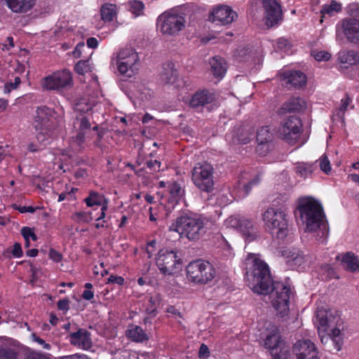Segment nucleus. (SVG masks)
Returning a JSON list of instances; mask_svg holds the SVG:
<instances>
[{"label": "nucleus", "instance_id": "nucleus-1", "mask_svg": "<svg viewBox=\"0 0 359 359\" xmlns=\"http://www.w3.org/2000/svg\"><path fill=\"white\" fill-rule=\"evenodd\" d=\"M245 264L248 285L255 293L270 294L274 309L281 317L286 316L289 311L290 287L281 282H274L268 264L255 255L249 254Z\"/></svg>", "mask_w": 359, "mask_h": 359}, {"label": "nucleus", "instance_id": "nucleus-2", "mask_svg": "<svg viewBox=\"0 0 359 359\" xmlns=\"http://www.w3.org/2000/svg\"><path fill=\"white\" fill-rule=\"evenodd\" d=\"M207 219L193 212H182L172 224L170 229L180 233L189 241H198L207 231Z\"/></svg>", "mask_w": 359, "mask_h": 359}, {"label": "nucleus", "instance_id": "nucleus-3", "mask_svg": "<svg viewBox=\"0 0 359 359\" xmlns=\"http://www.w3.org/2000/svg\"><path fill=\"white\" fill-rule=\"evenodd\" d=\"M297 210L302 222L306 224V231H315L323 227L322 233L325 234V215L320 203L311 197L302 198L299 200Z\"/></svg>", "mask_w": 359, "mask_h": 359}, {"label": "nucleus", "instance_id": "nucleus-4", "mask_svg": "<svg viewBox=\"0 0 359 359\" xmlns=\"http://www.w3.org/2000/svg\"><path fill=\"white\" fill-rule=\"evenodd\" d=\"M58 122L55 111L45 106L36 109L34 115V127L37 140L44 144L58 133Z\"/></svg>", "mask_w": 359, "mask_h": 359}, {"label": "nucleus", "instance_id": "nucleus-5", "mask_svg": "<svg viewBox=\"0 0 359 359\" xmlns=\"http://www.w3.org/2000/svg\"><path fill=\"white\" fill-rule=\"evenodd\" d=\"M286 208L281 207H270L263 214V220L270 230L273 236L285 238L288 233V220Z\"/></svg>", "mask_w": 359, "mask_h": 359}, {"label": "nucleus", "instance_id": "nucleus-6", "mask_svg": "<svg viewBox=\"0 0 359 359\" xmlns=\"http://www.w3.org/2000/svg\"><path fill=\"white\" fill-rule=\"evenodd\" d=\"M213 171L212 166L208 163H198L192 170L191 180L194 185L201 191L208 194H211L207 198L202 196V198L207 201L210 200L213 196L212 194L215 185Z\"/></svg>", "mask_w": 359, "mask_h": 359}, {"label": "nucleus", "instance_id": "nucleus-7", "mask_svg": "<svg viewBox=\"0 0 359 359\" xmlns=\"http://www.w3.org/2000/svg\"><path fill=\"white\" fill-rule=\"evenodd\" d=\"M187 278L195 283L205 284L215 276V269L209 262L197 259L190 262L187 268Z\"/></svg>", "mask_w": 359, "mask_h": 359}, {"label": "nucleus", "instance_id": "nucleus-8", "mask_svg": "<svg viewBox=\"0 0 359 359\" xmlns=\"http://www.w3.org/2000/svg\"><path fill=\"white\" fill-rule=\"evenodd\" d=\"M185 22L182 15L175 11H169L158 17L156 26L163 34L175 36L184 27Z\"/></svg>", "mask_w": 359, "mask_h": 359}, {"label": "nucleus", "instance_id": "nucleus-9", "mask_svg": "<svg viewBox=\"0 0 359 359\" xmlns=\"http://www.w3.org/2000/svg\"><path fill=\"white\" fill-rule=\"evenodd\" d=\"M116 65L121 74L132 77L139 69V56L134 49L123 48L117 53Z\"/></svg>", "mask_w": 359, "mask_h": 359}, {"label": "nucleus", "instance_id": "nucleus-10", "mask_svg": "<svg viewBox=\"0 0 359 359\" xmlns=\"http://www.w3.org/2000/svg\"><path fill=\"white\" fill-rule=\"evenodd\" d=\"M303 132V123L297 116H290L280 124L278 134L281 139L290 144H294Z\"/></svg>", "mask_w": 359, "mask_h": 359}, {"label": "nucleus", "instance_id": "nucleus-11", "mask_svg": "<svg viewBox=\"0 0 359 359\" xmlns=\"http://www.w3.org/2000/svg\"><path fill=\"white\" fill-rule=\"evenodd\" d=\"M156 265L160 271L165 275L175 273L177 265L181 264V259L177 252L163 248L158 251L156 259Z\"/></svg>", "mask_w": 359, "mask_h": 359}, {"label": "nucleus", "instance_id": "nucleus-12", "mask_svg": "<svg viewBox=\"0 0 359 359\" xmlns=\"http://www.w3.org/2000/svg\"><path fill=\"white\" fill-rule=\"evenodd\" d=\"M72 84V73L67 69L57 71L44 77L41 81L43 90H60Z\"/></svg>", "mask_w": 359, "mask_h": 359}, {"label": "nucleus", "instance_id": "nucleus-13", "mask_svg": "<svg viewBox=\"0 0 359 359\" xmlns=\"http://www.w3.org/2000/svg\"><path fill=\"white\" fill-rule=\"evenodd\" d=\"M160 79L163 83L172 86L175 90L187 87L186 82L179 79L178 71L175 63L171 61L163 64Z\"/></svg>", "mask_w": 359, "mask_h": 359}, {"label": "nucleus", "instance_id": "nucleus-14", "mask_svg": "<svg viewBox=\"0 0 359 359\" xmlns=\"http://www.w3.org/2000/svg\"><path fill=\"white\" fill-rule=\"evenodd\" d=\"M266 25L272 27L279 24L283 19L281 5L277 0H262Z\"/></svg>", "mask_w": 359, "mask_h": 359}, {"label": "nucleus", "instance_id": "nucleus-15", "mask_svg": "<svg viewBox=\"0 0 359 359\" xmlns=\"http://www.w3.org/2000/svg\"><path fill=\"white\" fill-rule=\"evenodd\" d=\"M297 359H319L316 345L310 339L297 341L292 347Z\"/></svg>", "mask_w": 359, "mask_h": 359}, {"label": "nucleus", "instance_id": "nucleus-16", "mask_svg": "<svg viewBox=\"0 0 359 359\" xmlns=\"http://www.w3.org/2000/svg\"><path fill=\"white\" fill-rule=\"evenodd\" d=\"M347 41L359 44V20L354 18H345L339 23Z\"/></svg>", "mask_w": 359, "mask_h": 359}, {"label": "nucleus", "instance_id": "nucleus-17", "mask_svg": "<svg viewBox=\"0 0 359 359\" xmlns=\"http://www.w3.org/2000/svg\"><path fill=\"white\" fill-rule=\"evenodd\" d=\"M69 341L71 345L82 350L88 351L93 347L91 334L84 328L69 333Z\"/></svg>", "mask_w": 359, "mask_h": 359}, {"label": "nucleus", "instance_id": "nucleus-18", "mask_svg": "<svg viewBox=\"0 0 359 359\" xmlns=\"http://www.w3.org/2000/svg\"><path fill=\"white\" fill-rule=\"evenodd\" d=\"M273 135L269 126L261 127L257 132V146L256 151L260 155H266L270 149Z\"/></svg>", "mask_w": 359, "mask_h": 359}, {"label": "nucleus", "instance_id": "nucleus-19", "mask_svg": "<svg viewBox=\"0 0 359 359\" xmlns=\"http://www.w3.org/2000/svg\"><path fill=\"white\" fill-rule=\"evenodd\" d=\"M212 15L213 22H218L222 25L231 23L237 17L236 13L227 6H221L215 8Z\"/></svg>", "mask_w": 359, "mask_h": 359}, {"label": "nucleus", "instance_id": "nucleus-20", "mask_svg": "<svg viewBox=\"0 0 359 359\" xmlns=\"http://www.w3.org/2000/svg\"><path fill=\"white\" fill-rule=\"evenodd\" d=\"M337 61L339 63V70L344 72L359 62V54L353 50L340 51L337 54Z\"/></svg>", "mask_w": 359, "mask_h": 359}, {"label": "nucleus", "instance_id": "nucleus-21", "mask_svg": "<svg viewBox=\"0 0 359 359\" xmlns=\"http://www.w3.org/2000/svg\"><path fill=\"white\" fill-rule=\"evenodd\" d=\"M7 7L13 13H27L36 5V0H4Z\"/></svg>", "mask_w": 359, "mask_h": 359}, {"label": "nucleus", "instance_id": "nucleus-22", "mask_svg": "<svg viewBox=\"0 0 359 359\" xmlns=\"http://www.w3.org/2000/svg\"><path fill=\"white\" fill-rule=\"evenodd\" d=\"M283 81L291 87L302 88L307 82V76L301 71H290L284 74Z\"/></svg>", "mask_w": 359, "mask_h": 359}, {"label": "nucleus", "instance_id": "nucleus-23", "mask_svg": "<svg viewBox=\"0 0 359 359\" xmlns=\"http://www.w3.org/2000/svg\"><path fill=\"white\" fill-rule=\"evenodd\" d=\"M211 72L215 78L221 80L226 74L227 63L226 60L219 56H215L210 60Z\"/></svg>", "mask_w": 359, "mask_h": 359}, {"label": "nucleus", "instance_id": "nucleus-24", "mask_svg": "<svg viewBox=\"0 0 359 359\" xmlns=\"http://www.w3.org/2000/svg\"><path fill=\"white\" fill-rule=\"evenodd\" d=\"M283 344L284 341L280 339V334L278 328L276 326H272L265 339V347L269 348L271 352L273 348L277 349V348L283 345Z\"/></svg>", "mask_w": 359, "mask_h": 359}, {"label": "nucleus", "instance_id": "nucleus-25", "mask_svg": "<svg viewBox=\"0 0 359 359\" xmlns=\"http://www.w3.org/2000/svg\"><path fill=\"white\" fill-rule=\"evenodd\" d=\"M336 318H339L333 316L330 311L325 309H318L316 311V321L318 323V328L320 327L325 330L332 327L335 324Z\"/></svg>", "mask_w": 359, "mask_h": 359}, {"label": "nucleus", "instance_id": "nucleus-26", "mask_svg": "<svg viewBox=\"0 0 359 359\" xmlns=\"http://www.w3.org/2000/svg\"><path fill=\"white\" fill-rule=\"evenodd\" d=\"M212 100V97L208 91H196L191 98L186 100V102H188L191 107H197L210 102Z\"/></svg>", "mask_w": 359, "mask_h": 359}, {"label": "nucleus", "instance_id": "nucleus-27", "mask_svg": "<svg viewBox=\"0 0 359 359\" xmlns=\"http://www.w3.org/2000/svg\"><path fill=\"white\" fill-rule=\"evenodd\" d=\"M126 337L135 342H143L147 341L149 337L144 330L138 325H130L126 332Z\"/></svg>", "mask_w": 359, "mask_h": 359}, {"label": "nucleus", "instance_id": "nucleus-28", "mask_svg": "<svg viewBox=\"0 0 359 359\" xmlns=\"http://www.w3.org/2000/svg\"><path fill=\"white\" fill-rule=\"evenodd\" d=\"M305 107V102L299 97H292L285 102L280 108L281 113L299 111Z\"/></svg>", "mask_w": 359, "mask_h": 359}, {"label": "nucleus", "instance_id": "nucleus-29", "mask_svg": "<svg viewBox=\"0 0 359 359\" xmlns=\"http://www.w3.org/2000/svg\"><path fill=\"white\" fill-rule=\"evenodd\" d=\"M344 334L339 327H334L332 329L331 334L325 337L326 342L330 341L332 343L334 346V350L336 351H339L341 349L344 344Z\"/></svg>", "mask_w": 359, "mask_h": 359}, {"label": "nucleus", "instance_id": "nucleus-30", "mask_svg": "<svg viewBox=\"0 0 359 359\" xmlns=\"http://www.w3.org/2000/svg\"><path fill=\"white\" fill-rule=\"evenodd\" d=\"M341 10V4L337 2L335 0H332L330 4H325L323 5L320 10V22H323V18H325L327 15L329 17H332L335 14L340 13Z\"/></svg>", "mask_w": 359, "mask_h": 359}, {"label": "nucleus", "instance_id": "nucleus-31", "mask_svg": "<svg viewBox=\"0 0 359 359\" xmlns=\"http://www.w3.org/2000/svg\"><path fill=\"white\" fill-rule=\"evenodd\" d=\"M238 230L241 231L249 241H253L257 237V231L254 228L252 222L248 219H241Z\"/></svg>", "mask_w": 359, "mask_h": 359}, {"label": "nucleus", "instance_id": "nucleus-32", "mask_svg": "<svg viewBox=\"0 0 359 359\" xmlns=\"http://www.w3.org/2000/svg\"><path fill=\"white\" fill-rule=\"evenodd\" d=\"M101 19L105 22L114 20L116 15V6L112 4H104L100 8Z\"/></svg>", "mask_w": 359, "mask_h": 359}, {"label": "nucleus", "instance_id": "nucleus-33", "mask_svg": "<svg viewBox=\"0 0 359 359\" xmlns=\"http://www.w3.org/2000/svg\"><path fill=\"white\" fill-rule=\"evenodd\" d=\"M341 261L346 270L351 272L359 270V260L353 252H346L343 255Z\"/></svg>", "mask_w": 359, "mask_h": 359}, {"label": "nucleus", "instance_id": "nucleus-34", "mask_svg": "<svg viewBox=\"0 0 359 359\" xmlns=\"http://www.w3.org/2000/svg\"><path fill=\"white\" fill-rule=\"evenodd\" d=\"M84 201L88 207L102 206L105 203H108L103 195L95 191H90Z\"/></svg>", "mask_w": 359, "mask_h": 359}, {"label": "nucleus", "instance_id": "nucleus-35", "mask_svg": "<svg viewBox=\"0 0 359 359\" xmlns=\"http://www.w3.org/2000/svg\"><path fill=\"white\" fill-rule=\"evenodd\" d=\"M93 103L88 97H79L76 100L74 109L81 113H88L92 109Z\"/></svg>", "mask_w": 359, "mask_h": 359}, {"label": "nucleus", "instance_id": "nucleus-36", "mask_svg": "<svg viewBox=\"0 0 359 359\" xmlns=\"http://www.w3.org/2000/svg\"><path fill=\"white\" fill-rule=\"evenodd\" d=\"M271 355L273 359H293L285 343L277 349L273 348Z\"/></svg>", "mask_w": 359, "mask_h": 359}, {"label": "nucleus", "instance_id": "nucleus-37", "mask_svg": "<svg viewBox=\"0 0 359 359\" xmlns=\"http://www.w3.org/2000/svg\"><path fill=\"white\" fill-rule=\"evenodd\" d=\"M161 297L158 294L151 296L148 301L146 312L151 316L154 317L156 315V309L160 304Z\"/></svg>", "mask_w": 359, "mask_h": 359}, {"label": "nucleus", "instance_id": "nucleus-38", "mask_svg": "<svg viewBox=\"0 0 359 359\" xmlns=\"http://www.w3.org/2000/svg\"><path fill=\"white\" fill-rule=\"evenodd\" d=\"M18 352L7 346H0V359H17Z\"/></svg>", "mask_w": 359, "mask_h": 359}, {"label": "nucleus", "instance_id": "nucleus-39", "mask_svg": "<svg viewBox=\"0 0 359 359\" xmlns=\"http://www.w3.org/2000/svg\"><path fill=\"white\" fill-rule=\"evenodd\" d=\"M250 52V48L248 46H239L235 50L233 56L235 60L241 62L247 59Z\"/></svg>", "mask_w": 359, "mask_h": 359}, {"label": "nucleus", "instance_id": "nucleus-40", "mask_svg": "<svg viewBox=\"0 0 359 359\" xmlns=\"http://www.w3.org/2000/svg\"><path fill=\"white\" fill-rule=\"evenodd\" d=\"M169 192L171 196L174 199H179L182 197L184 194V190L182 189V187L177 182H174L169 185Z\"/></svg>", "mask_w": 359, "mask_h": 359}, {"label": "nucleus", "instance_id": "nucleus-41", "mask_svg": "<svg viewBox=\"0 0 359 359\" xmlns=\"http://www.w3.org/2000/svg\"><path fill=\"white\" fill-rule=\"evenodd\" d=\"M74 70L77 74H79L80 75H84L86 73L88 72L90 70L88 60H79L75 65Z\"/></svg>", "mask_w": 359, "mask_h": 359}, {"label": "nucleus", "instance_id": "nucleus-42", "mask_svg": "<svg viewBox=\"0 0 359 359\" xmlns=\"http://www.w3.org/2000/svg\"><path fill=\"white\" fill-rule=\"evenodd\" d=\"M351 102V98L348 97L347 94H346V97L343 99H341V104L337 109L336 115L339 116L340 118H343L344 112L347 109V107L349 104Z\"/></svg>", "mask_w": 359, "mask_h": 359}, {"label": "nucleus", "instance_id": "nucleus-43", "mask_svg": "<svg viewBox=\"0 0 359 359\" xmlns=\"http://www.w3.org/2000/svg\"><path fill=\"white\" fill-rule=\"evenodd\" d=\"M144 8V4L140 1L134 0L130 3V11L136 15H140Z\"/></svg>", "mask_w": 359, "mask_h": 359}, {"label": "nucleus", "instance_id": "nucleus-44", "mask_svg": "<svg viewBox=\"0 0 359 359\" xmlns=\"http://www.w3.org/2000/svg\"><path fill=\"white\" fill-rule=\"evenodd\" d=\"M346 13L351 16V18H359V4L352 3L348 4L346 8Z\"/></svg>", "mask_w": 359, "mask_h": 359}, {"label": "nucleus", "instance_id": "nucleus-45", "mask_svg": "<svg viewBox=\"0 0 359 359\" xmlns=\"http://www.w3.org/2000/svg\"><path fill=\"white\" fill-rule=\"evenodd\" d=\"M319 166L320 170L323 171L325 174H329L331 170V166L330 161L328 160L327 156L323 155L322 157L319 158Z\"/></svg>", "mask_w": 359, "mask_h": 359}, {"label": "nucleus", "instance_id": "nucleus-46", "mask_svg": "<svg viewBox=\"0 0 359 359\" xmlns=\"http://www.w3.org/2000/svg\"><path fill=\"white\" fill-rule=\"evenodd\" d=\"M20 83L21 79L16 76L13 79H10L9 81L4 84V90H15L19 86Z\"/></svg>", "mask_w": 359, "mask_h": 359}, {"label": "nucleus", "instance_id": "nucleus-47", "mask_svg": "<svg viewBox=\"0 0 359 359\" xmlns=\"http://www.w3.org/2000/svg\"><path fill=\"white\" fill-rule=\"evenodd\" d=\"M94 217L92 215L91 212H76L74 215V219L79 221V222H88L90 220L93 219Z\"/></svg>", "mask_w": 359, "mask_h": 359}, {"label": "nucleus", "instance_id": "nucleus-48", "mask_svg": "<svg viewBox=\"0 0 359 359\" xmlns=\"http://www.w3.org/2000/svg\"><path fill=\"white\" fill-rule=\"evenodd\" d=\"M145 164L151 172H159L161 170V163L158 160H147Z\"/></svg>", "mask_w": 359, "mask_h": 359}, {"label": "nucleus", "instance_id": "nucleus-49", "mask_svg": "<svg viewBox=\"0 0 359 359\" xmlns=\"http://www.w3.org/2000/svg\"><path fill=\"white\" fill-rule=\"evenodd\" d=\"M323 278L330 279L332 278L334 275V271L331 266L326 264L321 267L320 271Z\"/></svg>", "mask_w": 359, "mask_h": 359}, {"label": "nucleus", "instance_id": "nucleus-50", "mask_svg": "<svg viewBox=\"0 0 359 359\" xmlns=\"http://www.w3.org/2000/svg\"><path fill=\"white\" fill-rule=\"evenodd\" d=\"M297 172L299 173L302 177H306L312 172L311 165L303 164L296 168Z\"/></svg>", "mask_w": 359, "mask_h": 359}, {"label": "nucleus", "instance_id": "nucleus-51", "mask_svg": "<svg viewBox=\"0 0 359 359\" xmlns=\"http://www.w3.org/2000/svg\"><path fill=\"white\" fill-rule=\"evenodd\" d=\"M21 233L24 238H32V239L34 241L37 240V236L34 233L32 229L27 226H25L21 229Z\"/></svg>", "mask_w": 359, "mask_h": 359}, {"label": "nucleus", "instance_id": "nucleus-52", "mask_svg": "<svg viewBox=\"0 0 359 359\" xmlns=\"http://www.w3.org/2000/svg\"><path fill=\"white\" fill-rule=\"evenodd\" d=\"M76 120L80 121L79 130H81L89 129L91 126L90 120L87 116H81V117H77Z\"/></svg>", "mask_w": 359, "mask_h": 359}, {"label": "nucleus", "instance_id": "nucleus-53", "mask_svg": "<svg viewBox=\"0 0 359 359\" xmlns=\"http://www.w3.org/2000/svg\"><path fill=\"white\" fill-rule=\"evenodd\" d=\"M25 359H48V357L41 353L34 351H28L26 353Z\"/></svg>", "mask_w": 359, "mask_h": 359}, {"label": "nucleus", "instance_id": "nucleus-54", "mask_svg": "<svg viewBox=\"0 0 359 359\" xmlns=\"http://www.w3.org/2000/svg\"><path fill=\"white\" fill-rule=\"evenodd\" d=\"M330 57L331 54L327 51H319L314 55V58L318 61H327Z\"/></svg>", "mask_w": 359, "mask_h": 359}, {"label": "nucleus", "instance_id": "nucleus-55", "mask_svg": "<svg viewBox=\"0 0 359 359\" xmlns=\"http://www.w3.org/2000/svg\"><path fill=\"white\" fill-rule=\"evenodd\" d=\"M69 303L70 301L67 298L60 299L57 304V308L59 310L66 312L69 309Z\"/></svg>", "mask_w": 359, "mask_h": 359}, {"label": "nucleus", "instance_id": "nucleus-56", "mask_svg": "<svg viewBox=\"0 0 359 359\" xmlns=\"http://www.w3.org/2000/svg\"><path fill=\"white\" fill-rule=\"evenodd\" d=\"M73 141L79 146H81L85 141V133L83 130H79L76 136L72 137Z\"/></svg>", "mask_w": 359, "mask_h": 359}, {"label": "nucleus", "instance_id": "nucleus-57", "mask_svg": "<svg viewBox=\"0 0 359 359\" xmlns=\"http://www.w3.org/2000/svg\"><path fill=\"white\" fill-rule=\"evenodd\" d=\"M49 257L54 262H59L62 260V255L61 253H60L57 250L51 248L49 251Z\"/></svg>", "mask_w": 359, "mask_h": 359}, {"label": "nucleus", "instance_id": "nucleus-58", "mask_svg": "<svg viewBox=\"0 0 359 359\" xmlns=\"http://www.w3.org/2000/svg\"><path fill=\"white\" fill-rule=\"evenodd\" d=\"M85 48V43L84 42H79L76 46L75 47L72 54L74 57L79 58L81 57L82 50Z\"/></svg>", "mask_w": 359, "mask_h": 359}, {"label": "nucleus", "instance_id": "nucleus-59", "mask_svg": "<svg viewBox=\"0 0 359 359\" xmlns=\"http://www.w3.org/2000/svg\"><path fill=\"white\" fill-rule=\"evenodd\" d=\"M12 207L13 208V209L15 210H18L21 213H25V212H30V213H34L35 212V208L32 206H23V207H20L18 206V205L16 204H13L12 205Z\"/></svg>", "mask_w": 359, "mask_h": 359}, {"label": "nucleus", "instance_id": "nucleus-60", "mask_svg": "<svg viewBox=\"0 0 359 359\" xmlns=\"http://www.w3.org/2000/svg\"><path fill=\"white\" fill-rule=\"evenodd\" d=\"M241 219L237 217H230L227 219V224L231 227L238 229Z\"/></svg>", "mask_w": 359, "mask_h": 359}, {"label": "nucleus", "instance_id": "nucleus-61", "mask_svg": "<svg viewBox=\"0 0 359 359\" xmlns=\"http://www.w3.org/2000/svg\"><path fill=\"white\" fill-rule=\"evenodd\" d=\"M108 283H116L122 285L124 283V278L121 276L111 275L107 280Z\"/></svg>", "mask_w": 359, "mask_h": 359}, {"label": "nucleus", "instance_id": "nucleus-62", "mask_svg": "<svg viewBox=\"0 0 359 359\" xmlns=\"http://www.w3.org/2000/svg\"><path fill=\"white\" fill-rule=\"evenodd\" d=\"M32 338L33 341L37 342L39 344L43 346L45 349L49 350L50 348V345L45 342L43 339L38 337L35 333L32 334Z\"/></svg>", "mask_w": 359, "mask_h": 359}, {"label": "nucleus", "instance_id": "nucleus-63", "mask_svg": "<svg viewBox=\"0 0 359 359\" xmlns=\"http://www.w3.org/2000/svg\"><path fill=\"white\" fill-rule=\"evenodd\" d=\"M209 356V348L208 347L203 344L201 345L199 351H198V357L201 358H206Z\"/></svg>", "mask_w": 359, "mask_h": 359}, {"label": "nucleus", "instance_id": "nucleus-64", "mask_svg": "<svg viewBox=\"0 0 359 359\" xmlns=\"http://www.w3.org/2000/svg\"><path fill=\"white\" fill-rule=\"evenodd\" d=\"M290 46V41L288 39L280 37L277 39V46L279 49L283 50Z\"/></svg>", "mask_w": 359, "mask_h": 359}]
</instances>
